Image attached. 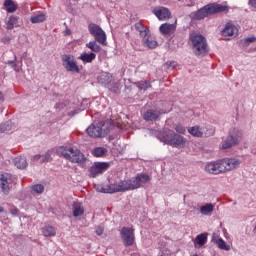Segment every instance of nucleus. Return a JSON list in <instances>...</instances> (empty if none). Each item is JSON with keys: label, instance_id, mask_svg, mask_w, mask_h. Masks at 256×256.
I'll use <instances>...</instances> for the list:
<instances>
[{"label": "nucleus", "instance_id": "obj_7", "mask_svg": "<svg viewBox=\"0 0 256 256\" xmlns=\"http://www.w3.org/2000/svg\"><path fill=\"white\" fill-rule=\"evenodd\" d=\"M243 137V133L239 129L234 128L230 130L226 140L222 143V149H231V147L238 145Z\"/></svg>", "mask_w": 256, "mask_h": 256}, {"label": "nucleus", "instance_id": "obj_37", "mask_svg": "<svg viewBox=\"0 0 256 256\" xmlns=\"http://www.w3.org/2000/svg\"><path fill=\"white\" fill-rule=\"evenodd\" d=\"M137 87H138V89H140V91H147V89H149V87H151V83H149L147 81H141L138 83Z\"/></svg>", "mask_w": 256, "mask_h": 256}, {"label": "nucleus", "instance_id": "obj_51", "mask_svg": "<svg viewBox=\"0 0 256 256\" xmlns=\"http://www.w3.org/2000/svg\"><path fill=\"white\" fill-rule=\"evenodd\" d=\"M3 100V93L0 92V101Z\"/></svg>", "mask_w": 256, "mask_h": 256}, {"label": "nucleus", "instance_id": "obj_45", "mask_svg": "<svg viewBox=\"0 0 256 256\" xmlns=\"http://www.w3.org/2000/svg\"><path fill=\"white\" fill-rule=\"evenodd\" d=\"M249 5H251L254 9H256V0H249Z\"/></svg>", "mask_w": 256, "mask_h": 256}, {"label": "nucleus", "instance_id": "obj_47", "mask_svg": "<svg viewBox=\"0 0 256 256\" xmlns=\"http://www.w3.org/2000/svg\"><path fill=\"white\" fill-rule=\"evenodd\" d=\"M11 41V38H9V37H4L3 39H2V42L3 43H9Z\"/></svg>", "mask_w": 256, "mask_h": 256}, {"label": "nucleus", "instance_id": "obj_13", "mask_svg": "<svg viewBox=\"0 0 256 256\" xmlns=\"http://www.w3.org/2000/svg\"><path fill=\"white\" fill-rule=\"evenodd\" d=\"M63 61V67L66 69V71H70L71 73H79L80 69L77 65V62H75V59L71 55H64L62 57Z\"/></svg>", "mask_w": 256, "mask_h": 256}, {"label": "nucleus", "instance_id": "obj_30", "mask_svg": "<svg viewBox=\"0 0 256 256\" xmlns=\"http://www.w3.org/2000/svg\"><path fill=\"white\" fill-rule=\"evenodd\" d=\"M213 209H215V206L211 203H207L200 208V213L201 215H209L210 213H213Z\"/></svg>", "mask_w": 256, "mask_h": 256}, {"label": "nucleus", "instance_id": "obj_15", "mask_svg": "<svg viewBox=\"0 0 256 256\" xmlns=\"http://www.w3.org/2000/svg\"><path fill=\"white\" fill-rule=\"evenodd\" d=\"M109 169V163L107 162H96L89 170V177L93 179L97 177V175H101L103 171H107Z\"/></svg>", "mask_w": 256, "mask_h": 256}, {"label": "nucleus", "instance_id": "obj_3", "mask_svg": "<svg viewBox=\"0 0 256 256\" xmlns=\"http://www.w3.org/2000/svg\"><path fill=\"white\" fill-rule=\"evenodd\" d=\"M192 43V51L197 57H205L208 53L207 50V39L201 34H192L190 36Z\"/></svg>", "mask_w": 256, "mask_h": 256}, {"label": "nucleus", "instance_id": "obj_35", "mask_svg": "<svg viewBox=\"0 0 256 256\" xmlns=\"http://www.w3.org/2000/svg\"><path fill=\"white\" fill-rule=\"evenodd\" d=\"M18 18L15 16H10L8 21H7V29H13L15 27V24L17 23Z\"/></svg>", "mask_w": 256, "mask_h": 256}, {"label": "nucleus", "instance_id": "obj_12", "mask_svg": "<svg viewBox=\"0 0 256 256\" xmlns=\"http://www.w3.org/2000/svg\"><path fill=\"white\" fill-rule=\"evenodd\" d=\"M100 83L107 85V88L112 91V93L121 92V84L119 82H111V76L108 73H104L100 76Z\"/></svg>", "mask_w": 256, "mask_h": 256}, {"label": "nucleus", "instance_id": "obj_24", "mask_svg": "<svg viewBox=\"0 0 256 256\" xmlns=\"http://www.w3.org/2000/svg\"><path fill=\"white\" fill-rule=\"evenodd\" d=\"M72 209L74 217H81L85 213V209H83V206L79 202H73Z\"/></svg>", "mask_w": 256, "mask_h": 256}, {"label": "nucleus", "instance_id": "obj_29", "mask_svg": "<svg viewBox=\"0 0 256 256\" xmlns=\"http://www.w3.org/2000/svg\"><path fill=\"white\" fill-rule=\"evenodd\" d=\"M86 47L88 49H91L93 53H99L101 51V46L97 44V40H92L89 43L86 44Z\"/></svg>", "mask_w": 256, "mask_h": 256}, {"label": "nucleus", "instance_id": "obj_42", "mask_svg": "<svg viewBox=\"0 0 256 256\" xmlns=\"http://www.w3.org/2000/svg\"><path fill=\"white\" fill-rule=\"evenodd\" d=\"M8 65H11V67H14V70L19 71V68H16V66H17V57H15L13 61H8Z\"/></svg>", "mask_w": 256, "mask_h": 256}, {"label": "nucleus", "instance_id": "obj_40", "mask_svg": "<svg viewBox=\"0 0 256 256\" xmlns=\"http://www.w3.org/2000/svg\"><path fill=\"white\" fill-rule=\"evenodd\" d=\"M176 66H177L176 61H170L164 64V67H166V69H175Z\"/></svg>", "mask_w": 256, "mask_h": 256}, {"label": "nucleus", "instance_id": "obj_1", "mask_svg": "<svg viewBox=\"0 0 256 256\" xmlns=\"http://www.w3.org/2000/svg\"><path fill=\"white\" fill-rule=\"evenodd\" d=\"M113 129V124L111 121H101L92 123L87 129L86 133L92 139H103V137H107L109 133Z\"/></svg>", "mask_w": 256, "mask_h": 256}, {"label": "nucleus", "instance_id": "obj_2", "mask_svg": "<svg viewBox=\"0 0 256 256\" xmlns=\"http://www.w3.org/2000/svg\"><path fill=\"white\" fill-rule=\"evenodd\" d=\"M227 11H229V6L210 3L192 13V19L194 21H201L202 19H205V17H209V15H215V13H225Z\"/></svg>", "mask_w": 256, "mask_h": 256}, {"label": "nucleus", "instance_id": "obj_32", "mask_svg": "<svg viewBox=\"0 0 256 256\" xmlns=\"http://www.w3.org/2000/svg\"><path fill=\"white\" fill-rule=\"evenodd\" d=\"M45 19H47V17L45 16V14L41 13V14H36V15L32 16L30 18V21L33 24H35V23H43V21H45Z\"/></svg>", "mask_w": 256, "mask_h": 256}, {"label": "nucleus", "instance_id": "obj_8", "mask_svg": "<svg viewBox=\"0 0 256 256\" xmlns=\"http://www.w3.org/2000/svg\"><path fill=\"white\" fill-rule=\"evenodd\" d=\"M88 31L95 38V41L100 43V45H105L107 43V34H105V31L101 26L95 23H90L88 25Z\"/></svg>", "mask_w": 256, "mask_h": 256}, {"label": "nucleus", "instance_id": "obj_52", "mask_svg": "<svg viewBox=\"0 0 256 256\" xmlns=\"http://www.w3.org/2000/svg\"><path fill=\"white\" fill-rule=\"evenodd\" d=\"M3 211L5 210L3 209V207L0 206V213H3Z\"/></svg>", "mask_w": 256, "mask_h": 256}, {"label": "nucleus", "instance_id": "obj_33", "mask_svg": "<svg viewBox=\"0 0 256 256\" xmlns=\"http://www.w3.org/2000/svg\"><path fill=\"white\" fill-rule=\"evenodd\" d=\"M216 245L219 249H222L224 251L231 250V246H229L227 242H225L222 238H219V240H217Z\"/></svg>", "mask_w": 256, "mask_h": 256}, {"label": "nucleus", "instance_id": "obj_44", "mask_svg": "<svg viewBox=\"0 0 256 256\" xmlns=\"http://www.w3.org/2000/svg\"><path fill=\"white\" fill-rule=\"evenodd\" d=\"M219 235H217V233H213L212 234V241L213 243H217V241H219Z\"/></svg>", "mask_w": 256, "mask_h": 256}, {"label": "nucleus", "instance_id": "obj_49", "mask_svg": "<svg viewBox=\"0 0 256 256\" xmlns=\"http://www.w3.org/2000/svg\"><path fill=\"white\" fill-rule=\"evenodd\" d=\"M7 131V128H4L3 126H0V133H5Z\"/></svg>", "mask_w": 256, "mask_h": 256}, {"label": "nucleus", "instance_id": "obj_18", "mask_svg": "<svg viewBox=\"0 0 256 256\" xmlns=\"http://www.w3.org/2000/svg\"><path fill=\"white\" fill-rule=\"evenodd\" d=\"M163 113L165 112L159 109H150L144 113L143 118L145 119V121H157V119H159V117H161Z\"/></svg>", "mask_w": 256, "mask_h": 256}, {"label": "nucleus", "instance_id": "obj_11", "mask_svg": "<svg viewBox=\"0 0 256 256\" xmlns=\"http://www.w3.org/2000/svg\"><path fill=\"white\" fill-rule=\"evenodd\" d=\"M13 179H15V177L9 173H3L0 175V189L4 195H9Z\"/></svg>", "mask_w": 256, "mask_h": 256}, {"label": "nucleus", "instance_id": "obj_9", "mask_svg": "<svg viewBox=\"0 0 256 256\" xmlns=\"http://www.w3.org/2000/svg\"><path fill=\"white\" fill-rule=\"evenodd\" d=\"M120 237L124 247H132L135 244V229L131 227H123L120 230Z\"/></svg>", "mask_w": 256, "mask_h": 256}, {"label": "nucleus", "instance_id": "obj_48", "mask_svg": "<svg viewBox=\"0 0 256 256\" xmlns=\"http://www.w3.org/2000/svg\"><path fill=\"white\" fill-rule=\"evenodd\" d=\"M39 159H41V155L40 154L34 155V157H33L34 161H39Z\"/></svg>", "mask_w": 256, "mask_h": 256}, {"label": "nucleus", "instance_id": "obj_28", "mask_svg": "<svg viewBox=\"0 0 256 256\" xmlns=\"http://www.w3.org/2000/svg\"><path fill=\"white\" fill-rule=\"evenodd\" d=\"M42 233L44 237H55L57 235V232L55 231V228L53 226H46L42 229Z\"/></svg>", "mask_w": 256, "mask_h": 256}, {"label": "nucleus", "instance_id": "obj_14", "mask_svg": "<svg viewBox=\"0 0 256 256\" xmlns=\"http://www.w3.org/2000/svg\"><path fill=\"white\" fill-rule=\"evenodd\" d=\"M222 165V172L233 171V169H237L241 165V160L237 158H224L220 160Z\"/></svg>", "mask_w": 256, "mask_h": 256}, {"label": "nucleus", "instance_id": "obj_27", "mask_svg": "<svg viewBox=\"0 0 256 256\" xmlns=\"http://www.w3.org/2000/svg\"><path fill=\"white\" fill-rule=\"evenodd\" d=\"M135 29H136V31L139 32L141 39H142V37H145L149 33V28L145 27L140 22H137L135 24Z\"/></svg>", "mask_w": 256, "mask_h": 256}, {"label": "nucleus", "instance_id": "obj_20", "mask_svg": "<svg viewBox=\"0 0 256 256\" xmlns=\"http://www.w3.org/2000/svg\"><path fill=\"white\" fill-rule=\"evenodd\" d=\"M142 43L144 47H148V49H155V47L159 45V43L151 37L150 32H148L146 36H142Z\"/></svg>", "mask_w": 256, "mask_h": 256}, {"label": "nucleus", "instance_id": "obj_5", "mask_svg": "<svg viewBox=\"0 0 256 256\" xmlns=\"http://www.w3.org/2000/svg\"><path fill=\"white\" fill-rule=\"evenodd\" d=\"M164 135L165 136L161 139V141L167 145H171V147L183 149L187 143V140L183 136L175 133L173 130H166Z\"/></svg>", "mask_w": 256, "mask_h": 256}, {"label": "nucleus", "instance_id": "obj_22", "mask_svg": "<svg viewBox=\"0 0 256 256\" xmlns=\"http://www.w3.org/2000/svg\"><path fill=\"white\" fill-rule=\"evenodd\" d=\"M188 133H190L192 137H203L205 133V128H201L199 126H193L188 129Z\"/></svg>", "mask_w": 256, "mask_h": 256}, {"label": "nucleus", "instance_id": "obj_43", "mask_svg": "<svg viewBox=\"0 0 256 256\" xmlns=\"http://www.w3.org/2000/svg\"><path fill=\"white\" fill-rule=\"evenodd\" d=\"M103 231H105V228H103L102 226H99L96 229L95 233H96V235H98V237H101V235H103Z\"/></svg>", "mask_w": 256, "mask_h": 256}, {"label": "nucleus", "instance_id": "obj_34", "mask_svg": "<svg viewBox=\"0 0 256 256\" xmlns=\"http://www.w3.org/2000/svg\"><path fill=\"white\" fill-rule=\"evenodd\" d=\"M256 41V37L255 36H251L248 38H245L243 40H241V43L243 45V47H249L251 43H255Z\"/></svg>", "mask_w": 256, "mask_h": 256}, {"label": "nucleus", "instance_id": "obj_23", "mask_svg": "<svg viewBox=\"0 0 256 256\" xmlns=\"http://www.w3.org/2000/svg\"><path fill=\"white\" fill-rule=\"evenodd\" d=\"M14 165L17 169H26L27 168V158L23 156H18L14 158Z\"/></svg>", "mask_w": 256, "mask_h": 256}, {"label": "nucleus", "instance_id": "obj_21", "mask_svg": "<svg viewBox=\"0 0 256 256\" xmlns=\"http://www.w3.org/2000/svg\"><path fill=\"white\" fill-rule=\"evenodd\" d=\"M159 31L162 35H169L175 31V24L164 23L159 27Z\"/></svg>", "mask_w": 256, "mask_h": 256}, {"label": "nucleus", "instance_id": "obj_36", "mask_svg": "<svg viewBox=\"0 0 256 256\" xmlns=\"http://www.w3.org/2000/svg\"><path fill=\"white\" fill-rule=\"evenodd\" d=\"M197 244L200 246L205 245L207 243V235L206 234H200L196 237Z\"/></svg>", "mask_w": 256, "mask_h": 256}, {"label": "nucleus", "instance_id": "obj_46", "mask_svg": "<svg viewBox=\"0 0 256 256\" xmlns=\"http://www.w3.org/2000/svg\"><path fill=\"white\" fill-rule=\"evenodd\" d=\"M12 215H17V213H19V210L17 208H13L10 210Z\"/></svg>", "mask_w": 256, "mask_h": 256}, {"label": "nucleus", "instance_id": "obj_39", "mask_svg": "<svg viewBox=\"0 0 256 256\" xmlns=\"http://www.w3.org/2000/svg\"><path fill=\"white\" fill-rule=\"evenodd\" d=\"M174 129L179 135H185V133H187V130L181 124L176 125Z\"/></svg>", "mask_w": 256, "mask_h": 256}, {"label": "nucleus", "instance_id": "obj_4", "mask_svg": "<svg viewBox=\"0 0 256 256\" xmlns=\"http://www.w3.org/2000/svg\"><path fill=\"white\" fill-rule=\"evenodd\" d=\"M58 153L64 159H68L71 163H85V155L77 148L73 147H60Z\"/></svg>", "mask_w": 256, "mask_h": 256}, {"label": "nucleus", "instance_id": "obj_26", "mask_svg": "<svg viewBox=\"0 0 256 256\" xmlns=\"http://www.w3.org/2000/svg\"><path fill=\"white\" fill-rule=\"evenodd\" d=\"M4 7L6 8L7 13H15L17 11V4L12 0H6L4 2Z\"/></svg>", "mask_w": 256, "mask_h": 256}, {"label": "nucleus", "instance_id": "obj_31", "mask_svg": "<svg viewBox=\"0 0 256 256\" xmlns=\"http://www.w3.org/2000/svg\"><path fill=\"white\" fill-rule=\"evenodd\" d=\"M94 157H105L107 155V149L103 147H97L92 151Z\"/></svg>", "mask_w": 256, "mask_h": 256}, {"label": "nucleus", "instance_id": "obj_6", "mask_svg": "<svg viewBox=\"0 0 256 256\" xmlns=\"http://www.w3.org/2000/svg\"><path fill=\"white\" fill-rule=\"evenodd\" d=\"M96 191L99 193H125V191H131V188H129V180H123L105 187H98Z\"/></svg>", "mask_w": 256, "mask_h": 256}, {"label": "nucleus", "instance_id": "obj_10", "mask_svg": "<svg viewBox=\"0 0 256 256\" xmlns=\"http://www.w3.org/2000/svg\"><path fill=\"white\" fill-rule=\"evenodd\" d=\"M151 181V177L147 174H138L136 177L128 180V185L130 191H135V189H139L145 183H149Z\"/></svg>", "mask_w": 256, "mask_h": 256}, {"label": "nucleus", "instance_id": "obj_50", "mask_svg": "<svg viewBox=\"0 0 256 256\" xmlns=\"http://www.w3.org/2000/svg\"><path fill=\"white\" fill-rule=\"evenodd\" d=\"M69 115L73 117V115H77V111H75V110L71 111V112H69Z\"/></svg>", "mask_w": 256, "mask_h": 256}, {"label": "nucleus", "instance_id": "obj_25", "mask_svg": "<svg viewBox=\"0 0 256 256\" xmlns=\"http://www.w3.org/2000/svg\"><path fill=\"white\" fill-rule=\"evenodd\" d=\"M95 57H97L95 53H83L79 56V59L83 61V63H93V61H95Z\"/></svg>", "mask_w": 256, "mask_h": 256}, {"label": "nucleus", "instance_id": "obj_19", "mask_svg": "<svg viewBox=\"0 0 256 256\" xmlns=\"http://www.w3.org/2000/svg\"><path fill=\"white\" fill-rule=\"evenodd\" d=\"M237 33H239V30L231 23L226 24L222 30L223 37H236Z\"/></svg>", "mask_w": 256, "mask_h": 256}, {"label": "nucleus", "instance_id": "obj_53", "mask_svg": "<svg viewBox=\"0 0 256 256\" xmlns=\"http://www.w3.org/2000/svg\"><path fill=\"white\" fill-rule=\"evenodd\" d=\"M205 137H208V135H207V134H205Z\"/></svg>", "mask_w": 256, "mask_h": 256}, {"label": "nucleus", "instance_id": "obj_16", "mask_svg": "<svg viewBox=\"0 0 256 256\" xmlns=\"http://www.w3.org/2000/svg\"><path fill=\"white\" fill-rule=\"evenodd\" d=\"M205 171H207V173H211L212 175H219V173H223L221 160L218 162L208 163L205 167Z\"/></svg>", "mask_w": 256, "mask_h": 256}, {"label": "nucleus", "instance_id": "obj_38", "mask_svg": "<svg viewBox=\"0 0 256 256\" xmlns=\"http://www.w3.org/2000/svg\"><path fill=\"white\" fill-rule=\"evenodd\" d=\"M34 193H38V195H41L43 191H45V186L41 184H36L32 187Z\"/></svg>", "mask_w": 256, "mask_h": 256}, {"label": "nucleus", "instance_id": "obj_17", "mask_svg": "<svg viewBox=\"0 0 256 256\" xmlns=\"http://www.w3.org/2000/svg\"><path fill=\"white\" fill-rule=\"evenodd\" d=\"M153 13L157 16L159 21H167V19L171 18V11L165 7H158L153 10Z\"/></svg>", "mask_w": 256, "mask_h": 256}, {"label": "nucleus", "instance_id": "obj_41", "mask_svg": "<svg viewBox=\"0 0 256 256\" xmlns=\"http://www.w3.org/2000/svg\"><path fill=\"white\" fill-rule=\"evenodd\" d=\"M51 161V151H47L42 159V163H49Z\"/></svg>", "mask_w": 256, "mask_h": 256}]
</instances>
